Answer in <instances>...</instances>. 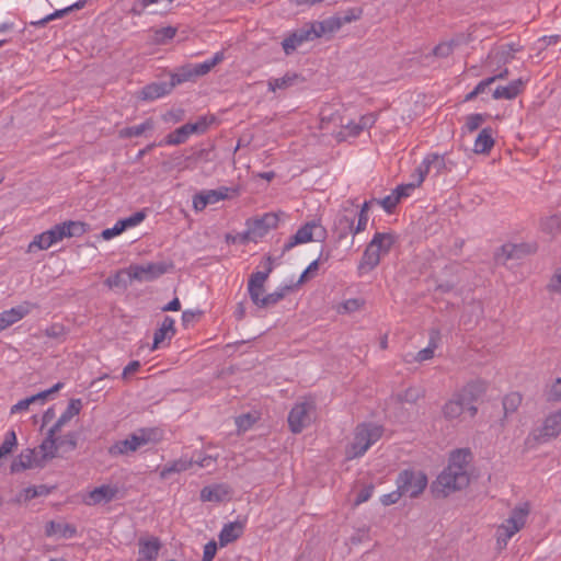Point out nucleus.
Listing matches in <instances>:
<instances>
[{"mask_svg": "<svg viewBox=\"0 0 561 561\" xmlns=\"http://www.w3.org/2000/svg\"><path fill=\"white\" fill-rule=\"evenodd\" d=\"M267 279V273L256 272L253 273L248 282V286L264 287Z\"/></svg>", "mask_w": 561, "mask_h": 561, "instance_id": "obj_59", "label": "nucleus"}, {"mask_svg": "<svg viewBox=\"0 0 561 561\" xmlns=\"http://www.w3.org/2000/svg\"><path fill=\"white\" fill-rule=\"evenodd\" d=\"M424 391L421 387L411 386L397 394L398 401L405 403H415L423 398Z\"/></svg>", "mask_w": 561, "mask_h": 561, "instance_id": "obj_41", "label": "nucleus"}, {"mask_svg": "<svg viewBox=\"0 0 561 561\" xmlns=\"http://www.w3.org/2000/svg\"><path fill=\"white\" fill-rule=\"evenodd\" d=\"M46 535L59 536L62 538H71L76 535V528L69 524L49 522L46 525Z\"/></svg>", "mask_w": 561, "mask_h": 561, "instance_id": "obj_34", "label": "nucleus"}, {"mask_svg": "<svg viewBox=\"0 0 561 561\" xmlns=\"http://www.w3.org/2000/svg\"><path fill=\"white\" fill-rule=\"evenodd\" d=\"M83 7V2L79 1V2H76L65 9H61V10H57L55 11L54 13L51 14H48L47 16H45L44 19H42L41 21L34 23L35 25H45L47 24L48 22L55 20V19H58V18H61L64 16L66 13L72 11L73 9H81Z\"/></svg>", "mask_w": 561, "mask_h": 561, "instance_id": "obj_47", "label": "nucleus"}, {"mask_svg": "<svg viewBox=\"0 0 561 561\" xmlns=\"http://www.w3.org/2000/svg\"><path fill=\"white\" fill-rule=\"evenodd\" d=\"M167 272L163 264L148 263L145 265H130L127 270L129 277L138 280H152Z\"/></svg>", "mask_w": 561, "mask_h": 561, "instance_id": "obj_16", "label": "nucleus"}, {"mask_svg": "<svg viewBox=\"0 0 561 561\" xmlns=\"http://www.w3.org/2000/svg\"><path fill=\"white\" fill-rule=\"evenodd\" d=\"M382 427L371 423L359 424L354 432V438L346 449L348 459L362 457L371 445L382 436Z\"/></svg>", "mask_w": 561, "mask_h": 561, "instance_id": "obj_5", "label": "nucleus"}, {"mask_svg": "<svg viewBox=\"0 0 561 561\" xmlns=\"http://www.w3.org/2000/svg\"><path fill=\"white\" fill-rule=\"evenodd\" d=\"M316 417V407L312 400L297 402L288 414V425L294 434L301 433Z\"/></svg>", "mask_w": 561, "mask_h": 561, "instance_id": "obj_9", "label": "nucleus"}, {"mask_svg": "<svg viewBox=\"0 0 561 561\" xmlns=\"http://www.w3.org/2000/svg\"><path fill=\"white\" fill-rule=\"evenodd\" d=\"M62 387H64L62 382H57L56 385H54L48 390L38 392V393L34 394V396H31L28 398L20 400L16 404L12 405L11 413L15 414V413H19V412H22V411H26L30 408L31 404H35V403L43 404V403H45V401L47 400V398L50 394L59 391Z\"/></svg>", "mask_w": 561, "mask_h": 561, "instance_id": "obj_19", "label": "nucleus"}, {"mask_svg": "<svg viewBox=\"0 0 561 561\" xmlns=\"http://www.w3.org/2000/svg\"><path fill=\"white\" fill-rule=\"evenodd\" d=\"M254 422L255 417L251 414H243L236 419V425L238 426V430L242 432L248 431Z\"/></svg>", "mask_w": 561, "mask_h": 561, "instance_id": "obj_55", "label": "nucleus"}, {"mask_svg": "<svg viewBox=\"0 0 561 561\" xmlns=\"http://www.w3.org/2000/svg\"><path fill=\"white\" fill-rule=\"evenodd\" d=\"M529 508L527 504L515 507L510 517L496 529V542L500 549L506 547L508 540L525 525Z\"/></svg>", "mask_w": 561, "mask_h": 561, "instance_id": "obj_7", "label": "nucleus"}, {"mask_svg": "<svg viewBox=\"0 0 561 561\" xmlns=\"http://www.w3.org/2000/svg\"><path fill=\"white\" fill-rule=\"evenodd\" d=\"M193 466H194L193 458L181 457L179 459H175V460L170 461L167 465H164L160 471V478L167 479L171 474L181 473L183 471L191 469Z\"/></svg>", "mask_w": 561, "mask_h": 561, "instance_id": "obj_27", "label": "nucleus"}, {"mask_svg": "<svg viewBox=\"0 0 561 561\" xmlns=\"http://www.w3.org/2000/svg\"><path fill=\"white\" fill-rule=\"evenodd\" d=\"M230 495V488L225 483L205 486L201 491L203 502H222Z\"/></svg>", "mask_w": 561, "mask_h": 561, "instance_id": "obj_25", "label": "nucleus"}, {"mask_svg": "<svg viewBox=\"0 0 561 561\" xmlns=\"http://www.w3.org/2000/svg\"><path fill=\"white\" fill-rule=\"evenodd\" d=\"M373 491H374V486L373 485H368V486L364 488L357 494L355 503L358 505V504H362V503L368 501L370 499V496L373 495Z\"/></svg>", "mask_w": 561, "mask_h": 561, "instance_id": "obj_62", "label": "nucleus"}, {"mask_svg": "<svg viewBox=\"0 0 561 561\" xmlns=\"http://www.w3.org/2000/svg\"><path fill=\"white\" fill-rule=\"evenodd\" d=\"M160 439V434L154 428H140L124 439L114 442L107 449L111 457L129 456L141 447L156 443Z\"/></svg>", "mask_w": 561, "mask_h": 561, "instance_id": "obj_3", "label": "nucleus"}, {"mask_svg": "<svg viewBox=\"0 0 561 561\" xmlns=\"http://www.w3.org/2000/svg\"><path fill=\"white\" fill-rule=\"evenodd\" d=\"M217 546L216 542L210 541L204 547V561H211L216 554Z\"/></svg>", "mask_w": 561, "mask_h": 561, "instance_id": "obj_63", "label": "nucleus"}, {"mask_svg": "<svg viewBox=\"0 0 561 561\" xmlns=\"http://www.w3.org/2000/svg\"><path fill=\"white\" fill-rule=\"evenodd\" d=\"M298 75L294 72H287L282 78H271L267 81V87L271 92H276L277 90H286L293 87L297 80Z\"/></svg>", "mask_w": 561, "mask_h": 561, "instance_id": "obj_32", "label": "nucleus"}, {"mask_svg": "<svg viewBox=\"0 0 561 561\" xmlns=\"http://www.w3.org/2000/svg\"><path fill=\"white\" fill-rule=\"evenodd\" d=\"M224 59H225V53L222 50L221 51H217L216 54H214V56L210 59L205 60L204 62H201V64L192 65L193 66V71H194L196 77L205 76L215 66L220 64Z\"/></svg>", "mask_w": 561, "mask_h": 561, "instance_id": "obj_35", "label": "nucleus"}, {"mask_svg": "<svg viewBox=\"0 0 561 561\" xmlns=\"http://www.w3.org/2000/svg\"><path fill=\"white\" fill-rule=\"evenodd\" d=\"M456 162L449 159L447 156H440L438 153H430L425 156L421 164L416 168L417 171H422V175L425 176L430 173H433L434 176H438L442 174H446L451 172Z\"/></svg>", "mask_w": 561, "mask_h": 561, "instance_id": "obj_13", "label": "nucleus"}, {"mask_svg": "<svg viewBox=\"0 0 561 561\" xmlns=\"http://www.w3.org/2000/svg\"><path fill=\"white\" fill-rule=\"evenodd\" d=\"M140 362L138 360H133L130 362L123 370V374H122V377L124 379L128 378L130 375L137 373L140 368Z\"/></svg>", "mask_w": 561, "mask_h": 561, "instance_id": "obj_64", "label": "nucleus"}, {"mask_svg": "<svg viewBox=\"0 0 561 561\" xmlns=\"http://www.w3.org/2000/svg\"><path fill=\"white\" fill-rule=\"evenodd\" d=\"M139 558L137 561H156L158 559L161 542L157 537H141L138 540Z\"/></svg>", "mask_w": 561, "mask_h": 561, "instance_id": "obj_20", "label": "nucleus"}, {"mask_svg": "<svg viewBox=\"0 0 561 561\" xmlns=\"http://www.w3.org/2000/svg\"><path fill=\"white\" fill-rule=\"evenodd\" d=\"M290 289H291V287L285 286V287L278 288L277 290H275V291H273L271 294L265 295L262 298L261 308H266V307L276 305L278 301H280L285 297V295Z\"/></svg>", "mask_w": 561, "mask_h": 561, "instance_id": "obj_46", "label": "nucleus"}, {"mask_svg": "<svg viewBox=\"0 0 561 561\" xmlns=\"http://www.w3.org/2000/svg\"><path fill=\"white\" fill-rule=\"evenodd\" d=\"M454 46V42L440 43L434 48L433 54L440 58L448 57L453 53Z\"/></svg>", "mask_w": 561, "mask_h": 561, "instance_id": "obj_52", "label": "nucleus"}, {"mask_svg": "<svg viewBox=\"0 0 561 561\" xmlns=\"http://www.w3.org/2000/svg\"><path fill=\"white\" fill-rule=\"evenodd\" d=\"M145 219V214L141 211H137L133 214L131 216L122 219L121 221L124 224L125 230L127 228L136 227Z\"/></svg>", "mask_w": 561, "mask_h": 561, "instance_id": "obj_56", "label": "nucleus"}, {"mask_svg": "<svg viewBox=\"0 0 561 561\" xmlns=\"http://www.w3.org/2000/svg\"><path fill=\"white\" fill-rule=\"evenodd\" d=\"M377 121V115L375 113H368L365 115H362L358 119V122L351 121L346 125L343 126L344 128V135L356 137L358 136L364 129H368L373 127V125Z\"/></svg>", "mask_w": 561, "mask_h": 561, "instance_id": "obj_24", "label": "nucleus"}, {"mask_svg": "<svg viewBox=\"0 0 561 561\" xmlns=\"http://www.w3.org/2000/svg\"><path fill=\"white\" fill-rule=\"evenodd\" d=\"M47 493H48V491L44 485L27 486L19 492V494L16 495V502H19V503L27 502L32 499L45 495Z\"/></svg>", "mask_w": 561, "mask_h": 561, "instance_id": "obj_43", "label": "nucleus"}, {"mask_svg": "<svg viewBox=\"0 0 561 561\" xmlns=\"http://www.w3.org/2000/svg\"><path fill=\"white\" fill-rule=\"evenodd\" d=\"M469 481L467 469H457L455 466H447L434 482L433 491L439 496H448L466 488Z\"/></svg>", "mask_w": 561, "mask_h": 561, "instance_id": "obj_6", "label": "nucleus"}, {"mask_svg": "<svg viewBox=\"0 0 561 561\" xmlns=\"http://www.w3.org/2000/svg\"><path fill=\"white\" fill-rule=\"evenodd\" d=\"M357 222H354V236L364 231L368 224V215L367 214H357Z\"/></svg>", "mask_w": 561, "mask_h": 561, "instance_id": "obj_60", "label": "nucleus"}, {"mask_svg": "<svg viewBox=\"0 0 561 561\" xmlns=\"http://www.w3.org/2000/svg\"><path fill=\"white\" fill-rule=\"evenodd\" d=\"M522 394L519 392H511L503 398V410L504 415L508 416L515 413L522 404Z\"/></svg>", "mask_w": 561, "mask_h": 561, "instance_id": "obj_40", "label": "nucleus"}, {"mask_svg": "<svg viewBox=\"0 0 561 561\" xmlns=\"http://www.w3.org/2000/svg\"><path fill=\"white\" fill-rule=\"evenodd\" d=\"M356 210H348L346 208L344 213L336 217L334 222V230L337 233L339 239H343L348 234L354 236V221L356 219Z\"/></svg>", "mask_w": 561, "mask_h": 561, "instance_id": "obj_22", "label": "nucleus"}, {"mask_svg": "<svg viewBox=\"0 0 561 561\" xmlns=\"http://www.w3.org/2000/svg\"><path fill=\"white\" fill-rule=\"evenodd\" d=\"M84 232V225L79 221H67L54 226L51 229L36 234L27 247V252L47 250L65 238L81 236Z\"/></svg>", "mask_w": 561, "mask_h": 561, "instance_id": "obj_2", "label": "nucleus"}, {"mask_svg": "<svg viewBox=\"0 0 561 561\" xmlns=\"http://www.w3.org/2000/svg\"><path fill=\"white\" fill-rule=\"evenodd\" d=\"M482 392L483 387L479 382L466 385L444 404L442 410L444 417L448 421H460L467 414L473 417L478 411L474 403Z\"/></svg>", "mask_w": 561, "mask_h": 561, "instance_id": "obj_1", "label": "nucleus"}, {"mask_svg": "<svg viewBox=\"0 0 561 561\" xmlns=\"http://www.w3.org/2000/svg\"><path fill=\"white\" fill-rule=\"evenodd\" d=\"M561 434V409L549 413L533 436L538 443H546Z\"/></svg>", "mask_w": 561, "mask_h": 561, "instance_id": "obj_14", "label": "nucleus"}, {"mask_svg": "<svg viewBox=\"0 0 561 561\" xmlns=\"http://www.w3.org/2000/svg\"><path fill=\"white\" fill-rule=\"evenodd\" d=\"M323 35V26L322 24H310L304 26L288 37H286L283 43V49L286 55L293 54L302 43L308 41H313Z\"/></svg>", "mask_w": 561, "mask_h": 561, "instance_id": "obj_12", "label": "nucleus"}, {"mask_svg": "<svg viewBox=\"0 0 561 561\" xmlns=\"http://www.w3.org/2000/svg\"><path fill=\"white\" fill-rule=\"evenodd\" d=\"M118 494V486L115 484H102L89 491L83 496L84 504L94 506L99 504H106L116 499Z\"/></svg>", "mask_w": 561, "mask_h": 561, "instance_id": "obj_15", "label": "nucleus"}, {"mask_svg": "<svg viewBox=\"0 0 561 561\" xmlns=\"http://www.w3.org/2000/svg\"><path fill=\"white\" fill-rule=\"evenodd\" d=\"M397 486L408 497H417L427 486V477L422 471L403 470L397 478Z\"/></svg>", "mask_w": 561, "mask_h": 561, "instance_id": "obj_10", "label": "nucleus"}, {"mask_svg": "<svg viewBox=\"0 0 561 561\" xmlns=\"http://www.w3.org/2000/svg\"><path fill=\"white\" fill-rule=\"evenodd\" d=\"M524 89V81L522 79H516L511 81L505 87H497L493 91L494 100H513L515 99Z\"/></svg>", "mask_w": 561, "mask_h": 561, "instance_id": "obj_26", "label": "nucleus"}, {"mask_svg": "<svg viewBox=\"0 0 561 561\" xmlns=\"http://www.w3.org/2000/svg\"><path fill=\"white\" fill-rule=\"evenodd\" d=\"M123 231H125L124 224L118 220L112 228H107L102 231V238L104 240H111L112 238L121 234Z\"/></svg>", "mask_w": 561, "mask_h": 561, "instance_id": "obj_54", "label": "nucleus"}, {"mask_svg": "<svg viewBox=\"0 0 561 561\" xmlns=\"http://www.w3.org/2000/svg\"><path fill=\"white\" fill-rule=\"evenodd\" d=\"M243 530V525L241 523H228L226 524L220 534H219V541L221 546H226L236 539H238Z\"/></svg>", "mask_w": 561, "mask_h": 561, "instance_id": "obj_30", "label": "nucleus"}, {"mask_svg": "<svg viewBox=\"0 0 561 561\" xmlns=\"http://www.w3.org/2000/svg\"><path fill=\"white\" fill-rule=\"evenodd\" d=\"M547 398L550 401L561 400V377L557 378L547 391Z\"/></svg>", "mask_w": 561, "mask_h": 561, "instance_id": "obj_53", "label": "nucleus"}, {"mask_svg": "<svg viewBox=\"0 0 561 561\" xmlns=\"http://www.w3.org/2000/svg\"><path fill=\"white\" fill-rule=\"evenodd\" d=\"M400 202L397 194L393 192L391 195H388L381 199H378L377 203L387 211L391 213L398 203Z\"/></svg>", "mask_w": 561, "mask_h": 561, "instance_id": "obj_50", "label": "nucleus"}, {"mask_svg": "<svg viewBox=\"0 0 561 561\" xmlns=\"http://www.w3.org/2000/svg\"><path fill=\"white\" fill-rule=\"evenodd\" d=\"M484 122V116L482 114H471L466 119L465 127L468 131L472 133L477 130Z\"/></svg>", "mask_w": 561, "mask_h": 561, "instance_id": "obj_51", "label": "nucleus"}, {"mask_svg": "<svg viewBox=\"0 0 561 561\" xmlns=\"http://www.w3.org/2000/svg\"><path fill=\"white\" fill-rule=\"evenodd\" d=\"M248 291L253 304L261 308L264 287L248 286Z\"/></svg>", "mask_w": 561, "mask_h": 561, "instance_id": "obj_57", "label": "nucleus"}, {"mask_svg": "<svg viewBox=\"0 0 561 561\" xmlns=\"http://www.w3.org/2000/svg\"><path fill=\"white\" fill-rule=\"evenodd\" d=\"M229 188L209 190L194 196L193 207L196 210H203L207 205L218 203L228 197Z\"/></svg>", "mask_w": 561, "mask_h": 561, "instance_id": "obj_21", "label": "nucleus"}, {"mask_svg": "<svg viewBox=\"0 0 561 561\" xmlns=\"http://www.w3.org/2000/svg\"><path fill=\"white\" fill-rule=\"evenodd\" d=\"M36 450L26 449L12 462L11 470L13 472L32 468L35 462Z\"/></svg>", "mask_w": 561, "mask_h": 561, "instance_id": "obj_36", "label": "nucleus"}, {"mask_svg": "<svg viewBox=\"0 0 561 561\" xmlns=\"http://www.w3.org/2000/svg\"><path fill=\"white\" fill-rule=\"evenodd\" d=\"M327 237L325 228L320 224L319 220H311L301 226L295 234L283 245V253L290 251L297 245L306 244L313 240L323 241Z\"/></svg>", "mask_w": 561, "mask_h": 561, "instance_id": "obj_8", "label": "nucleus"}, {"mask_svg": "<svg viewBox=\"0 0 561 561\" xmlns=\"http://www.w3.org/2000/svg\"><path fill=\"white\" fill-rule=\"evenodd\" d=\"M549 293L561 296V266L557 267L547 285Z\"/></svg>", "mask_w": 561, "mask_h": 561, "instance_id": "obj_48", "label": "nucleus"}, {"mask_svg": "<svg viewBox=\"0 0 561 561\" xmlns=\"http://www.w3.org/2000/svg\"><path fill=\"white\" fill-rule=\"evenodd\" d=\"M494 145L493 134L491 128H483L477 136L473 145L476 153H488Z\"/></svg>", "mask_w": 561, "mask_h": 561, "instance_id": "obj_29", "label": "nucleus"}, {"mask_svg": "<svg viewBox=\"0 0 561 561\" xmlns=\"http://www.w3.org/2000/svg\"><path fill=\"white\" fill-rule=\"evenodd\" d=\"M153 128V121L151 118L146 119L140 125L125 127L119 130L121 138H131L141 136L145 131Z\"/></svg>", "mask_w": 561, "mask_h": 561, "instance_id": "obj_37", "label": "nucleus"}, {"mask_svg": "<svg viewBox=\"0 0 561 561\" xmlns=\"http://www.w3.org/2000/svg\"><path fill=\"white\" fill-rule=\"evenodd\" d=\"M435 348H436V343L434 342L433 339H431L428 346L423 348V350H421V351H419L415 354L414 360L419 362V363H422V362H425V360H428V359L433 358Z\"/></svg>", "mask_w": 561, "mask_h": 561, "instance_id": "obj_49", "label": "nucleus"}, {"mask_svg": "<svg viewBox=\"0 0 561 561\" xmlns=\"http://www.w3.org/2000/svg\"><path fill=\"white\" fill-rule=\"evenodd\" d=\"M82 409V401L81 399H71L66 408V410L62 412V414L59 416V423H64L65 425L76 415L80 413Z\"/></svg>", "mask_w": 561, "mask_h": 561, "instance_id": "obj_44", "label": "nucleus"}, {"mask_svg": "<svg viewBox=\"0 0 561 561\" xmlns=\"http://www.w3.org/2000/svg\"><path fill=\"white\" fill-rule=\"evenodd\" d=\"M176 34V28L173 26H165L152 30L151 39L154 44L164 45L169 43Z\"/></svg>", "mask_w": 561, "mask_h": 561, "instance_id": "obj_39", "label": "nucleus"}, {"mask_svg": "<svg viewBox=\"0 0 561 561\" xmlns=\"http://www.w3.org/2000/svg\"><path fill=\"white\" fill-rule=\"evenodd\" d=\"M541 229L550 236L557 234L561 229V213L545 218L541 221Z\"/></svg>", "mask_w": 561, "mask_h": 561, "instance_id": "obj_45", "label": "nucleus"}, {"mask_svg": "<svg viewBox=\"0 0 561 561\" xmlns=\"http://www.w3.org/2000/svg\"><path fill=\"white\" fill-rule=\"evenodd\" d=\"M314 24H322L323 34H325L327 32H333L341 26V23L337 19H328L322 22H316Z\"/></svg>", "mask_w": 561, "mask_h": 561, "instance_id": "obj_61", "label": "nucleus"}, {"mask_svg": "<svg viewBox=\"0 0 561 561\" xmlns=\"http://www.w3.org/2000/svg\"><path fill=\"white\" fill-rule=\"evenodd\" d=\"M424 180L425 179L422 175V171H417V169H415V172L412 174V181L410 183L397 186L394 193L399 199L402 197H409L413 191L423 183Z\"/></svg>", "mask_w": 561, "mask_h": 561, "instance_id": "obj_33", "label": "nucleus"}, {"mask_svg": "<svg viewBox=\"0 0 561 561\" xmlns=\"http://www.w3.org/2000/svg\"><path fill=\"white\" fill-rule=\"evenodd\" d=\"M193 78H196L193 66L186 65L181 68H179L174 73L171 75V81L170 84L172 85V89L181 83H184L186 81L192 80Z\"/></svg>", "mask_w": 561, "mask_h": 561, "instance_id": "obj_38", "label": "nucleus"}, {"mask_svg": "<svg viewBox=\"0 0 561 561\" xmlns=\"http://www.w3.org/2000/svg\"><path fill=\"white\" fill-rule=\"evenodd\" d=\"M33 307L34 306L31 302L25 301L19 306L12 307L9 310L2 311L0 313V332L26 317Z\"/></svg>", "mask_w": 561, "mask_h": 561, "instance_id": "obj_18", "label": "nucleus"}, {"mask_svg": "<svg viewBox=\"0 0 561 561\" xmlns=\"http://www.w3.org/2000/svg\"><path fill=\"white\" fill-rule=\"evenodd\" d=\"M172 90L170 82H152L139 91L138 98L144 101H154L169 94Z\"/></svg>", "mask_w": 561, "mask_h": 561, "instance_id": "obj_23", "label": "nucleus"}, {"mask_svg": "<svg viewBox=\"0 0 561 561\" xmlns=\"http://www.w3.org/2000/svg\"><path fill=\"white\" fill-rule=\"evenodd\" d=\"M401 496H403V494L401 493V491L397 486L396 491H392L390 493L383 494L381 496V499H380V502L383 505L388 506V505H391V504H396L400 500Z\"/></svg>", "mask_w": 561, "mask_h": 561, "instance_id": "obj_58", "label": "nucleus"}, {"mask_svg": "<svg viewBox=\"0 0 561 561\" xmlns=\"http://www.w3.org/2000/svg\"><path fill=\"white\" fill-rule=\"evenodd\" d=\"M57 437H50L48 434L46 438L38 446L36 454L41 455L43 460L53 459L56 457L59 445L64 444L62 440L57 443Z\"/></svg>", "mask_w": 561, "mask_h": 561, "instance_id": "obj_31", "label": "nucleus"}, {"mask_svg": "<svg viewBox=\"0 0 561 561\" xmlns=\"http://www.w3.org/2000/svg\"><path fill=\"white\" fill-rule=\"evenodd\" d=\"M471 458V453L468 449H458L451 453L448 466H455L457 469H467Z\"/></svg>", "mask_w": 561, "mask_h": 561, "instance_id": "obj_42", "label": "nucleus"}, {"mask_svg": "<svg viewBox=\"0 0 561 561\" xmlns=\"http://www.w3.org/2000/svg\"><path fill=\"white\" fill-rule=\"evenodd\" d=\"M284 215V213H266L262 217L255 218L252 221L249 233L253 234L254 237H263L271 229L277 228L280 216Z\"/></svg>", "mask_w": 561, "mask_h": 561, "instance_id": "obj_17", "label": "nucleus"}, {"mask_svg": "<svg viewBox=\"0 0 561 561\" xmlns=\"http://www.w3.org/2000/svg\"><path fill=\"white\" fill-rule=\"evenodd\" d=\"M175 333L174 320L165 317L161 327L154 332L152 350H157L165 340H171Z\"/></svg>", "mask_w": 561, "mask_h": 561, "instance_id": "obj_28", "label": "nucleus"}, {"mask_svg": "<svg viewBox=\"0 0 561 561\" xmlns=\"http://www.w3.org/2000/svg\"><path fill=\"white\" fill-rule=\"evenodd\" d=\"M396 242V236L391 232H376L367 244L358 268L369 272L374 270L382 256L387 255Z\"/></svg>", "mask_w": 561, "mask_h": 561, "instance_id": "obj_4", "label": "nucleus"}, {"mask_svg": "<svg viewBox=\"0 0 561 561\" xmlns=\"http://www.w3.org/2000/svg\"><path fill=\"white\" fill-rule=\"evenodd\" d=\"M208 123L206 117L198 118L195 123H187L176 128L174 131L168 134L158 145L162 146H179L194 134H203L207 130Z\"/></svg>", "mask_w": 561, "mask_h": 561, "instance_id": "obj_11", "label": "nucleus"}]
</instances>
